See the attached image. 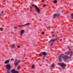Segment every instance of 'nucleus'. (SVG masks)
I'll list each match as a JSON object with an SVG mask.
<instances>
[{
  "instance_id": "14",
  "label": "nucleus",
  "mask_w": 73,
  "mask_h": 73,
  "mask_svg": "<svg viewBox=\"0 0 73 73\" xmlns=\"http://www.w3.org/2000/svg\"><path fill=\"white\" fill-rule=\"evenodd\" d=\"M15 46V44H13V45H11V48L13 49L14 48Z\"/></svg>"
},
{
  "instance_id": "20",
  "label": "nucleus",
  "mask_w": 73,
  "mask_h": 73,
  "mask_svg": "<svg viewBox=\"0 0 73 73\" xmlns=\"http://www.w3.org/2000/svg\"><path fill=\"white\" fill-rule=\"evenodd\" d=\"M31 23H27L25 25H30V24Z\"/></svg>"
},
{
  "instance_id": "1",
  "label": "nucleus",
  "mask_w": 73,
  "mask_h": 73,
  "mask_svg": "<svg viewBox=\"0 0 73 73\" xmlns=\"http://www.w3.org/2000/svg\"><path fill=\"white\" fill-rule=\"evenodd\" d=\"M61 57L63 58V60L64 61H65L67 58H68V56H67L64 55L63 54H62L61 55L59 56V57L58 58V60L60 61H61Z\"/></svg>"
},
{
  "instance_id": "24",
  "label": "nucleus",
  "mask_w": 73,
  "mask_h": 73,
  "mask_svg": "<svg viewBox=\"0 0 73 73\" xmlns=\"http://www.w3.org/2000/svg\"><path fill=\"white\" fill-rule=\"evenodd\" d=\"M39 56H40V57H41L42 56V54H39Z\"/></svg>"
},
{
  "instance_id": "3",
  "label": "nucleus",
  "mask_w": 73,
  "mask_h": 73,
  "mask_svg": "<svg viewBox=\"0 0 73 73\" xmlns=\"http://www.w3.org/2000/svg\"><path fill=\"white\" fill-rule=\"evenodd\" d=\"M58 64L59 65H60V66L62 67V70H63L64 68H65V66H66V65L64 64V63H58Z\"/></svg>"
},
{
  "instance_id": "27",
  "label": "nucleus",
  "mask_w": 73,
  "mask_h": 73,
  "mask_svg": "<svg viewBox=\"0 0 73 73\" xmlns=\"http://www.w3.org/2000/svg\"><path fill=\"white\" fill-rule=\"evenodd\" d=\"M17 47L18 48H20V46H17Z\"/></svg>"
},
{
  "instance_id": "18",
  "label": "nucleus",
  "mask_w": 73,
  "mask_h": 73,
  "mask_svg": "<svg viewBox=\"0 0 73 73\" xmlns=\"http://www.w3.org/2000/svg\"><path fill=\"white\" fill-rule=\"evenodd\" d=\"M34 7L36 9H37L38 8V7H37V6H34Z\"/></svg>"
},
{
  "instance_id": "38",
  "label": "nucleus",
  "mask_w": 73,
  "mask_h": 73,
  "mask_svg": "<svg viewBox=\"0 0 73 73\" xmlns=\"http://www.w3.org/2000/svg\"><path fill=\"white\" fill-rule=\"evenodd\" d=\"M36 0H34V1H36Z\"/></svg>"
},
{
  "instance_id": "5",
  "label": "nucleus",
  "mask_w": 73,
  "mask_h": 73,
  "mask_svg": "<svg viewBox=\"0 0 73 73\" xmlns=\"http://www.w3.org/2000/svg\"><path fill=\"white\" fill-rule=\"evenodd\" d=\"M60 17V14H55L54 15V18H58Z\"/></svg>"
},
{
  "instance_id": "10",
  "label": "nucleus",
  "mask_w": 73,
  "mask_h": 73,
  "mask_svg": "<svg viewBox=\"0 0 73 73\" xmlns=\"http://www.w3.org/2000/svg\"><path fill=\"white\" fill-rule=\"evenodd\" d=\"M10 60V59H8V60L6 61L5 62V64H8V63H9V62Z\"/></svg>"
},
{
  "instance_id": "40",
  "label": "nucleus",
  "mask_w": 73,
  "mask_h": 73,
  "mask_svg": "<svg viewBox=\"0 0 73 73\" xmlns=\"http://www.w3.org/2000/svg\"><path fill=\"white\" fill-rule=\"evenodd\" d=\"M2 13H3V12H2Z\"/></svg>"
},
{
  "instance_id": "4",
  "label": "nucleus",
  "mask_w": 73,
  "mask_h": 73,
  "mask_svg": "<svg viewBox=\"0 0 73 73\" xmlns=\"http://www.w3.org/2000/svg\"><path fill=\"white\" fill-rule=\"evenodd\" d=\"M60 38L58 37V38H56L55 39H51V40H50L49 41V44H51L52 43H53L56 40H58V39H59Z\"/></svg>"
},
{
  "instance_id": "12",
  "label": "nucleus",
  "mask_w": 73,
  "mask_h": 73,
  "mask_svg": "<svg viewBox=\"0 0 73 73\" xmlns=\"http://www.w3.org/2000/svg\"><path fill=\"white\" fill-rule=\"evenodd\" d=\"M42 54L43 56H45L46 55V53L45 52H44L42 53Z\"/></svg>"
},
{
  "instance_id": "43",
  "label": "nucleus",
  "mask_w": 73,
  "mask_h": 73,
  "mask_svg": "<svg viewBox=\"0 0 73 73\" xmlns=\"http://www.w3.org/2000/svg\"><path fill=\"white\" fill-rule=\"evenodd\" d=\"M32 11V10L31 11V12Z\"/></svg>"
},
{
  "instance_id": "28",
  "label": "nucleus",
  "mask_w": 73,
  "mask_h": 73,
  "mask_svg": "<svg viewBox=\"0 0 73 73\" xmlns=\"http://www.w3.org/2000/svg\"><path fill=\"white\" fill-rule=\"evenodd\" d=\"M32 6H31L30 7V8H29V9H32Z\"/></svg>"
},
{
  "instance_id": "9",
  "label": "nucleus",
  "mask_w": 73,
  "mask_h": 73,
  "mask_svg": "<svg viewBox=\"0 0 73 73\" xmlns=\"http://www.w3.org/2000/svg\"><path fill=\"white\" fill-rule=\"evenodd\" d=\"M71 17H70V20H73V13H72L71 14Z\"/></svg>"
},
{
  "instance_id": "11",
  "label": "nucleus",
  "mask_w": 73,
  "mask_h": 73,
  "mask_svg": "<svg viewBox=\"0 0 73 73\" xmlns=\"http://www.w3.org/2000/svg\"><path fill=\"white\" fill-rule=\"evenodd\" d=\"M65 54H66L67 56H68L69 54L70 53V52L68 51L66 52H65Z\"/></svg>"
},
{
  "instance_id": "42",
  "label": "nucleus",
  "mask_w": 73,
  "mask_h": 73,
  "mask_svg": "<svg viewBox=\"0 0 73 73\" xmlns=\"http://www.w3.org/2000/svg\"><path fill=\"white\" fill-rule=\"evenodd\" d=\"M11 33V34H12V33Z\"/></svg>"
},
{
  "instance_id": "41",
  "label": "nucleus",
  "mask_w": 73,
  "mask_h": 73,
  "mask_svg": "<svg viewBox=\"0 0 73 73\" xmlns=\"http://www.w3.org/2000/svg\"><path fill=\"white\" fill-rule=\"evenodd\" d=\"M63 11H62V12H63Z\"/></svg>"
},
{
  "instance_id": "7",
  "label": "nucleus",
  "mask_w": 73,
  "mask_h": 73,
  "mask_svg": "<svg viewBox=\"0 0 73 73\" xmlns=\"http://www.w3.org/2000/svg\"><path fill=\"white\" fill-rule=\"evenodd\" d=\"M11 72L12 73H19L18 71L15 70H11Z\"/></svg>"
},
{
  "instance_id": "35",
  "label": "nucleus",
  "mask_w": 73,
  "mask_h": 73,
  "mask_svg": "<svg viewBox=\"0 0 73 73\" xmlns=\"http://www.w3.org/2000/svg\"><path fill=\"white\" fill-rule=\"evenodd\" d=\"M11 61H13V59L11 58Z\"/></svg>"
},
{
  "instance_id": "26",
  "label": "nucleus",
  "mask_w": 73,
  "mask_h": 73,
  "mask_svg": "<svg viewBox=\"0 0 73 73\" xmlns=\"http://www.w3.org/2000/svg\"><path fill=\"white\" fill-rule=\"evenodd\" d=\"M55 36V35L54 34H53L52 35V37H54Z\"/></svg>"
},
{
  "instance_id": "29",
  "label": "nucleus",
  "mask_w": 73,
  "mask_h": 73,
  "mask_svg": "<svg viewBox=\"0 0 73 73\" xmlns=\"http://www.w3.org/2000/svg\"><path fill=\"white\" fill-rule=\"evenodd\" d=\"M41 34H42V35H44V32H43Z\"/></svg>"
},
{
  "instance_id": "21",
  "label": "nucleus",
  "mask_w": 73,
  "mask_h": 73,
  "mask_svg": "<svg viewBox=\"0 0 73 73\" xmlns=\"http://www.w3.org/2000/svg\"><path fill=\"white\" fill-rule=\"evenodd\" d=\"M21 68V67H20V66H19L17 68V69H18V70H20V69Z\"/></svg>"
},
{
  "instance_id": "39",
  "label": "nucleus",
  "mask_w": 73,
  "mask_h": 73,
  "mask_svg": "<svg viewBox=\"0 0 73 73\" xmlns=\"http://www.w3.org/2000/svg\"><path fill=\"white\" fill-rule=\"evenodd\" d=\"M9 73H10V72H9Z\"/></svg>"
},
{
  "instance_id": "8",
  "label": "nucleus",
  "mask_w": 73,
  "mask_h": 73,
  "mask_svg": "<svg viewBox=\"0 0 73 73\" xmlns=\"http://www.w3.org/2000/svg\"><path fill=\"white\" fill-rule=\"evenodd\" d=\"M24 33V30H22L21 31V34L20 35L22 36L23 35V33Z\"/></svg>"
},
{
  "instance_id": "17",
  "label": "nucleus",
  "mask_w": 73,
  "mask_h": 73,
  "mask_svg": "<svg viewBox=\"0 0 73 73\" xmlns=\"http://www.w3.org/2000/svg\"><path fill=\"white\" fill-rule=\"evenodd\" d=\"M32 68L33 69H35V65L34 64L32 65Z\"/></svg>"
},
{
  "instance_id": "6",
  "label": "nucleus",
  "mask_w": 73,
  "mask_h": 73,
  "mask_svg": "<svg viewBox=\"0 0 73 73\" xmlns=\"http://www.w3.org/2000/svg\"><path fill=\"white\" fill-rule=\"evenodd\" d=\"M19 62H20V61L18 60L17 62L16 60L14 62L15 65L16 66H17V65H18V64H19Z\"/></svg>"
},
{
  "instance_id": "30",
  "label": "nucleus",
  "mask_w": 73,
  "mask_h": 73,
  "mask_svg": "<svg viewBox=\"0 0 73 73\" xmlns=\"http://www.w3.org/2000/svg\"><path fill=\"white\" fill-rule=\"evenodd\" d=\"M46 7V5H43V7Z\"/></svg>"
},
{
  "instance_id": "13",
  "label": "nucleus",
  "mask_w": 73,
  "mask_h": 73,
  "mask_svg": "<svg viewBox=\"0 0 73 73\" xmlns=\"http://www.w3.org/2000/svg\"><path fill=\"white\" fill-rule=\"evenodd\" d=\"M51 67H52V68H54L55 66L54 64V63L52 64L51 65Z\"/></svg>"
},
{
  "instance_id": "36",
  "label": "nucleus",
  "mask_w": 73,
  "mask_h": 73,
  "mask_svg": "<svg viewBox=\"0 0 73 73\" xmlns=\"http://www.w3.org/2000/svg\"><path fill=\"white\" fill-rule=\"evenodd\" d=\"M46 61L47 62H49V60H46Z\"/></svg>"
},
{
  "instance_id": "34",
  "label": "nucleus",
  "mask_w": 73,
  "mask_h": 73,
  "mask_svg": "<svg viewBox=\"0 0 73 73\" xmlns=\"http://www.w3.org/2000/svg\"><path fill=\"white\" fill-rule=\"evenodd\" d=\"M52 45H53V44H50V46H52Z\"/></svg>"
},
{
  "instance_id": "15",
  "label": "nucleus",
  "mask_w": 73,
  "mask_h": 73,
  "mask_svg": "<svg viewBox=\"0 0 73 73\" xmlns=\"http://www.w3.org/2000/svg\"><path fill=\"white\" fill-rule=\"evenodd\" d=\"M37 10V12H38V13H40V10H39V9H36Z\"/></svg>"
},
{
  "instance_id": "31",
  "label": "nucleus",
  "mask_w": 73,
  "mask_h": 73,
  "mask_svg": "<svg viewBox=\"0 0 73 73\" xmlns=\"http://www.w3.org/2000/svg\"><path fill=\"white\" fill-rule=\"evenodd\" d=\"M34 6H35V5H34V4H33L32 5V6L33 7H35Z\"/></svg>"
},
{
  "instance_id": "33",
  "label": "nucleus",
  "mask_w": 73,
  "mask_h": 73,
  "mask_svg": "<svg viewBox=\"0 0 73 73\" xmlns=\"http://www.w3.org/2000/svg\"><path fill=\"white\" fill-rule=\"evenodd\" d=\"M44 1V0H42V2L43 3Z\"/></svg>"
},
{
  "instance_id": "22",
  "label": "nucleus",
  "mask_w": 73,
  "mask_h": 73,
  "mask_svg": "<svg viewBox=\"0 0 73 73\" xmlns=\"http://www.w3.org/2000/svg\"><path fill=\"white\" fill-rule=\"evenodd\" d=\"M72 55H73V52H71V54L70 55V57H72Z\"/></svg>"
},
{
  "instance_id": "23",
  "label": "nucleus",
  "mask_w": 73,
  "mask_h": 73,
  "mask_svg": "<svg viewBox=\"0 0 73 73\" xmlns=\"http://www.w3.org/2000/svg\"><path fill=\"white\" fill-rule=\"evenodd\" d=\"M0 31H3V29H2V28H1L0 29Z\"/></svg>"
},
{
  "instance_id": "37",
  "label": "nucleus",
  "mask_w": 73,
  "mask_h": 73,
  "mask_svg": "<svg viewBox=\"0 0 73 73\" xmlns=\"http://www.w3.org/2000/svg\"><path fill=\"white\" fill-rule=\"evenodd\" d=\"M52 33H54V32H52Z\"/></svg>"
},
{
  "instance_id": "2",
  "label": "nucleus",
  "mask_w": 73,
  "mask_h": 73,
  "mask_svg": "<svg viewBox=\"0 0 73 73\" xmlns=\"http://www.w3.org/2000/svg\"><path fill=\"white\" fill-rule=\"evenodd\" d=\"M6 68L7 69V73H9V72H10L9 70H11V65L8 64L7 65Z\"/></svg>"
},
{
  "instance_id": "19",
  "label": "nucleus",
  "mask_w": 73,
  "mask_h": 73,
  "mask_svg": "<svg viewBox=\"0 0 73 73\" xmlns=\"http://www.w3.org/2000/svg\"><path fill=\"white\" fill-rule=\"evenodd\" d=\"M24 26H25V25H19V27H24Z\"/></svg>"
},
{
  "instance_id": "25",
  "label": "nucleus",
  "mask_w": 73,
  "mask_h": 73,
  "mask_svg": "<svg viewBox=\"0 0 73 73\" xmlns=\"http://www.w3.org/2000/svg\"><path fill=\"white\" fill-rule=\"evenodd\" d=\"M68 49H69V50H70V48L69 46L68 47Z\"/></svg>"
},
{
  "instance_id": "16",
  "label": "nucleus",
  "mask_w": 73,
  "mask_h": 73,
  "mask_svg": "<svg viewBox=\"0 0 73 73\" xmlns=\"http://www.w3.org/2000/svg\"><path fill=\"white\" fill-rule=\"evenodd\" d=\"M54 3V4H56L57 3V0H55L54 1H53Z\"/></svg>"
},
{
  "instance_id": "32",
  "label": "nucleus",
  "mask_w": 73,
  "mask_h": 73,
  "mask_svg": "<svg viewBox=\"0 0 73 73\" xmlns=\"http://www.w3.org/2000/svg\"><path fill=\"white\" fill-rule=\"evenodd\" d=\"M14 29H16V28H17V27H14Z\"/></svg>"
}]
</instances>
